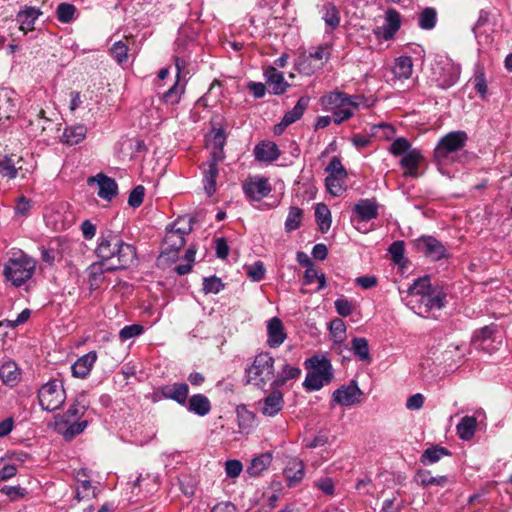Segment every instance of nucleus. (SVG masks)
I'll list each match as a JSON object with an SVG mask.
<instances>
[{
	"label": "nucleus",
	"instance_id": "nucleus-1",
	"mask_svg": "<svg viewBox=\"0 0 512 512\" xmlns=\"http://www.w3.org/2000/svg\"><path fill=\"white\" fill-rule=\"evenodd\" d=\"M97 259L101 260L107 271L125 270L137 262L136 248L111 230L100 233L95 249Z\"/></svg>",
	"mask_w": 512,
	"mask_h": 512
},
{
	"label": "nucleus",
	"instance_id": "nucleus-2",
	"mask_svg": "<svg viewBox=\"0 0 512 512\" xmlns=\"http://www.w3.org/2000/svg\"><path fill=\"white\" fill-rule=\"evenodd\" d=\"M414 298L411 302L417 304L418 315H426L432 310H440L445 306L447 293L443 287L432 285L428 276L418 278L408 289Z\"/></svg>",
	"mask_w": 512,
	"mask_h": 512
},
{
	"label": "nucleus",
	"instance_id": "nucleus-3",
	"mask_svg": "<svg viewBox=\"0 0 512 512\" xmlns=\"http://www.w3.org/2000/svg\"><path fill=\"white\" fill-rule=\"evenodd\" d=\"M193 219L183 216L177 218L166 229V234L162 243L160 260L175 261L180 249L185 245V236L192 231Z\"/></svg>",
	"mask_w": 512,
	"mask_h": 512
},
{
	"label": "nucleus",
	"instance_id": "nucleus-4",
	"mask_svg": "<svg viewBox=\"0 0 512 512\" xmlns=\"http://www.w3.org/2000/svg\"><path fill=\"white\" fill-rule=\"evenodd\" d=\"M468 140L467 133L452 131L441 137L434 149V160L438 165L462 162L466 157L463 148Z\"/></svg>",
	"mask_w": 512,
	"mask_h": 512
},
{
	"label": "nucleus",
	"instance_id": "nucleus-5",
	"mask_svg": "<svg viewBox=\"0 0 512 512\" xmlns=\"http://www.w3.org/2000/svg\"><path fill=\"white\" fill-rule=\"evenodd\" d=\"M275 359L271 353L262 351L255 355L253 361L245 368L246 383L266 392L267 384L274 378Z\"/></svg>",
	"mask_w": 512,
	"mask_h": 512
},
{
	"label": "nucleus",
	"instance_id": "nucleus-6",
	"mask_svg": "<svg viewBox=\"0 0 512 512\" xmlns=\"http://www.w3.org/2000/svg\"><path fill=\"white\" fill-rule=\"evenodd\" d=\"M308 369L303 386L308 391L320 390L324 385L330 383L333 378L331 362L325 357L313 356L305 361Z\"/></svg>",
	"mask_w": 512,
	"mask_h": 512
},
{
	"label": "nucleus",
	"instance_id": "nucleus-7",
	"mask_svg": "<svg viewBox=\"0 0 512 512\" xmlns=\"http://www.w3.org/2000/svg\"><path fill=\"white\" fill-rule=\"evenodd\" d=\"M35 268V260L20 251L7 260L3 273L14 286L20 287L33 276Z\"/></svg>",
	"mask_w": 512,
	"mask_h": 512
},
{
	"label": "nucleus",
	"instance_id": "nucleus-8",
	"mask_svg": "<svg viewBox=\"0 0 512 512\" xmlns=\"http://www.w3.org/2000/svg\"><path fill=\"white\" fill-rule=\"evenodd\" d=\"M330 49L327 45L312 48L308 53H301L294 60V68L305 76H311L321 70L330 58Z\"/></svg>",
	"mask_w": 512,
	"mask_h": 512
},
{
	"label": "nucleus",
	"instance_id": "nucleus-9",
	"mask_svg": "<svg viewBox=\"0 0 512 512\" xmlns=\"http://www.w3.org/2000/svg\"><path fill=\"white\" fill-rule=\"evenodd\" d=\"M460 65L450 58L443 57L435 61L432 66L431 81L440 89H449L459 80Z\"/></svg>",
	"mask_w": 512,
	"mask_h": 512
},
{
	"label": "nucleus",
	"instance_id": "nucleus-10",
	"mask_svg": "<svg viewBox=\"0 0 512 512\" xmlns=\"http://www.w3.org/2000/svg\"><path fill=\"white\" fill-rule=\"evenodd\" d=\"M65 399V389L59 380H50L38 390L39 405L45 411L52 412L59 409Z\"/></svg>",
	"mask_w": 512,
	"mask_h": 512
},
{
	"label": "nucleus",
	"instance_id": "nucleus-11",
	"mask_svg": "<svg viewBox=\"0 0 512 512\" xmlns=\"http://www.w3.org/2000/svg\"><path fill=\"white\" fill-rule=\"evenodd\" d=\"M379 205L374 198H362L352 208L351 222L356 229L361 230L360 224L376 219L379 215Z\"/></svg>",
	"mask_w": 512,
	"mask_h": 512
},
{
	"label": "nucleus",
	"instance_id": "nucleus-12",
	"mask_svg": "<svg viewBox=\"0 0 512 512\" xmlns=\"http://www.w3.org/2000/svg\"><path fill=\"white\" fill-rule=\"evenodd\" d=\"M384 20V24L380 27H376L373 33L376 38L389 41L394 38L401 27L400 13L393 8H389L385 12Z\"/></svg>",
	"mask_w": 512,
	"mask_h": 512
},
{
	"label": "nucleus",
	"instance_id": "nucleus-13",
	"mask_svg": "<svg viewBox=\"0 0 512 512\" xmlns=\"http://www.w3.org/2000/svg\"><path fill=\"white\" fill-rule=\"evenodd\" d=\"M363 392L357 382L352 380L348 385H343L332 394V402L341 406H352L360 402Z\"/></svg>",
	"mask_w": 512,
	"mask_h": 512
},
{
	"label": "nucleus",
	"instance_id": "nucleus-14",
	"mask_svg": "<svg viewBox=\"0 0 512 512\" xmlns=\"http://www.w3.org/2000/svg\"><path fill=\"white\" fill-rule=\"evenodd\" d=\"M417 249L433 261L447 257L446 247L432 236H421L416 240Z\"/></svg>",
	"mask_w": 512,
	"mask_h": 512
},
{
	"label": "nucleus",
	"instance_id": "nucleus-15",
	"mask_svg": "<svg viewBox=\"0 0 512 512\" xmlns=\"http://www.w3.org/2000/svg\"><path fill=\"white\" fill-rule=\"evenodd\" d=\"M245 196L254 201H260L271 192V186L264 177H250L243 183Z\"/></svg>",
	"mask_w": 512,
	"mask_h": 512
},
{
	"label": "nucleus",
	"instance_id": "nucleus-16",
	"mask_svg": "<svg viewBox=\"0 0 512 512\" xmlns=\"http://www.w3.org/2000/svg\"><path fill=\"white\" fill-rule=\"evenodd\" d=\"M260 411L267 417L276 416L284 406L283 393L280 390L272 389V392L259 402Z\"/></svg>",
	"mask_w": 512,
	"mask_h": 512
},
{
	"label": "nucleus",
	"instance_id": "nucleus-17",
	"mask_svg": "<svg viewBox=\"0 0 512 512\" xmlns=\"http://www.w3.org/2000/svg\"><path fill=\"white\" fill-rule=\"evenodd\" d=\"M96 181L98 184L97 195L106 201H111L118 194V185L113 178H110L104 174H98L95 177L89 179L90 182Z\"/></svg>",
	"mask_w": 512,
	"mask_h": 512
},
{
	"label": "nucleus",
	"instance_id": "nucleus-18",
	"mask_svg": "<svg viewBox=\"0 0 512 512\" xmlns=\"http://www.w3.org/2000/svg\"><path fill=\"white\" fill-rule=\"evenodd\" d=\"M282 321L277 318H271L267 323V345L270 348H278L286 339Z\"/></svg>",
	"mask_w": 512,
	"mask_h": 512
},
{
	"label": "nucleus",
	"instance_id": "nucleus-19",
	"mask_svg": "<svg viewBox=\"0 0 512 512\" xmlns=\"http://www.w3.org/2000/svg\"><path fill=\"white\" fill-rule=\"evenodd\" d=\"M96 360L97 353L95 351H90L79 357L71 366L72 376L80 379L86 378L90 374Z\"/></svg>",
	"mask_w": 512,
	"mask_h": 512
},
{
	"label": "nucleus",
	"instance_id": "nucleus-20",
	"mask_svg": "<svg viewBox=\"0 0 512 512\" xmlns=\"http://www.w3.org/2000/svg\"><path fill=\"white\" fill-rule=\"evenodd\" d=\"M301 375V369L297 366H292L284 363L281 369L275 374L272 382L270 383L271 389H277L286 385L288 381L297 380Z\"/></svg>",
	"mask_w": 512,
	"mask_h": 512
},
{
	"label": "nucleus",
	"instance_id": "nucleus-21",
	"mask_svg": "<svg viewBox=\"0 0 512 512\" xmlns=\"http://www.w3.org/2000/svg\"><path fill=\"white\" fill-rule=\"evenodd\" d=\"M264 76L268 86L272 89V93L275 95L283 94L289 84L285 81L282 72L278 71L275 67L268 66L264 70Z\"/></svg>",
	"mask_w": 512,
	"mask_h": 512
},
{
	"label": "nucleus",
	"instance_id": "nucleus-22",
	"mask_svg": "<svg viewBox=\"0 0 512 512\" xmlns=\"http://www.w3.org/2000/svg\"><path fill=\"white\" fill-rule=\"evenodd\" d=\"M423 160L421 153L417 150H411L403 155L400 165L404 169V177L417 178L420 176L418 171L419 164Z\"/></svg>",
	"mask_w": 512,
	"mask_h": 512
},
{
	"label": "nucleus",
	"instance_id": "nucleus-23",
	"mask_svg": "<svg viewBox=\"0 0 512 512\" xmlns=\"http://www.w3.org/2000/svg\"><path fill=\"white\" fill-rule=\"evenodd\" d=\"M161 393L166 399L174 400L180 405H186L189 394V386L186 383L176 382L171 385L163 386L161 388Z\"/></svg>",
	"mask_w": 512,
	"mask_h": 512
},
{
	"label": "nucleus",
	"instance_id": "nucleus-24",
	"mask_svg": "<svg viewBox=\"0 0 512 512\" xmlns=\"http://www.w3.org/2000/svg\"><path fill=\"white\" fill-rule=\"evenodd\" d=\"M42 14L40 9L36 7L26 6L16 15V21L19 23V29L26 34L34 29L35 21Z\"/></svg>",
	"mask_w": 512,
	"mask_h": 512
},
{
	"label": "nucleus",
	"instance_id": "nucleus-25",
	"mask_svg": "<svg viewBox=\"0 0 512 512\" xmlns=\"http://www.w3.org/2000/svg\"><path fill=\"white\" fill-rule=\"evenodd\" d=\"M254 155L258 161L272 162L278 159L280 151L274 142L264 141L255 146Z\"/></svg>",
	"mask_w": 512,
	"mask_h": 512
},
{
	"label": "nucleus",
	"instance_id": "nucleus-26",
	"mask_svg": "<svg viewBox=\"0 0 512 512\" xmlns=\"http://www.w3.org/2000/svg\"><path fill=\"white\" fill-rule=\"evenodd\" d=\"M187 410L200 417L206 416L211 411V403L204 394L192 395L187 404Z\"/></svg>",
	"mask_w": 512,
	"mask_h": 512
},
{
	"label": "nucleus",
	"instance_id": "nucleus-27",
	"mask_svg": "<svg viewBox=\"0 0 512 512\" xmlns=\"http://www.w3.org/2000/svg\"><path fill=\"white\" fill-rule=\"evenodd\" d=\"M345 100H347L346 93L341 91H332L326 93L320 98V105L325 111H334L345 107Z\"/></svg>",
	"mask_w": 512,
	"mask_h": 512
},
{
	"label": "nucleus",
	"instance_id": "nucleus-28",
	"mask_svg": "<svg viewBox=\"0 0 512 512\" xmlns=\"http://www.w3.org/2000/svg\"><path fill=\"white\" fill-rule=\"evenodd\" d=\"M20 369L15 362L9 361L0 366V379L3 384L14 387L20 380Z\"/></svg>",
	"mask_w": 512,
	"mask_h": 512
},
{
	"label": "nucleus",
	"instance_id": "nucleus-29",
	"mask_svg": "<svg viewBox=\"0 0 512 512\" xmlns=\"http://www.w3.org/2000/svg\"><path fill=\"white\" fill-rule=\"evenodd\" d=\"M394 78L400 81L411 77L413 72L412 58L409 56H400L396 58L392 68Z\"/></svg>",
	"mask_w": 512,
	"mask_h": 512
},
{
	"label": "nucleus",
	"instance_id": "nucleus-30",
	"mask_svg": "<svg viewBox=\"0 0 512 512\" xmlns=\"http://www.w3.org/2000/svg\"><path fill=\"white\" fill-rule=\"evenodd\" d=\"M87 133V128L84 125H74L65 128L62 136L63 143L67 145H76L82 142Z\"/></svg>",
	"mask_w": 512,
	"mask_h": 512
},
{
	"label": "nucleus",
	"instance_id": "nucleus-31",
	"mask_svg": "<svg viewBox=\"0 0 512 512\" xmlns=\"http://www.w3.org/2000/svg\"><path fill=\"white\" fill-rule=\"evenodd\" d=\"M477 427V420L473 416H464L456 426L460 439L469 441L473 438Z\"/></svg>",
	"mask_w": 512,
	"mask_h": 512
},
{
	"label": "nucleus",
	"instance_id": "nucleus-32",
	"mask_svg": "<svg viewBox=\"0 0 512 512\" xmlns=\"http://www.w3.org/2000/svg\"><path fill=\"white\" fill-rule=\"evenodd\" d=\"M309 105V98L306 96L300 97L295 106L287 111L284 116V125H291L298 121L306 111Z\"/></svg>",
	"mask_w": 512,
	"mask_h": 512
},
{
	"label": "nucleus",
	"instance_id": "nucleus-33",
	"mask_svg": "<svg viewBox=\"0 0 512 512\" xmlns=\"http://www.w3.org/2000/svg\"><path fill=\"white\" fill-rule=\"evenodd\" d=\"M284 476L289 486L298 484L304 477V465L301 461H293L284 469Z\"/></svg>",
	"mask_w": 512,
	"mask_h": 512
},
{
	"label": "nucleus",
	"instance_id": "nucleus-34",
	"mask_svg": "<svg viewBox=\"0 0 512 512\" xmlns=\"http://www.w3.org/2000/svg\"><path fill=\"white\" fill-rule=\"evenodd\" d=\"M315 219L319 226V230L322 233H326L332 223L331 212L327 205L324 203H318L315 207Z\"/></svg>",
	"mask_w": 512,
	"mask_h": 512
},
{
	"label": "nucleus",
	"instance_id": "nucleus-35",
	"mask_svg": "<svg viewBox=\"0 0 512 512\" xmlns=\"http://www.w3.org/2000/svg\"><path fill=\"white\" fill-rule=\"evenodd\" d=\"M322 19L331 31L335 30L340 25L338 8L333 3L325 4L322 9Z\"/></svg>",
	"mask_w": 512,
	"mask_h": 512
},
{
	"label": "nucleus",
	"instance_id": "nucleus-36",
	"mask_svg": "<svg viewBox=\"0 0 512 512\" xmlns=\"http://www.w3.org/2000/svg\"><path fill=\"white\" fill-rule=\"evenodd\" d=\"M450 451L444 447L432 446L427 448L421 455L420 462L424 465L434 464L442 457L449 456Z\"/></svg>",
	"mask_w": 512,
	"mask_h": 512
},
{
	"label": "nucleus",
	"instance_id": "nucleus-37",
	"mask_svg": "<svg viewBox=\"0 0 512 512\" xmlns=\"http://www.w3.org/2000/svg\"><path fill=\"white\" fill-rule=\"evenodd\" d=\"M89 284L91 287L97 288L104 280V273L108 272L101 260L92 263L88 269Z\"/></svg>",
	"mask_w": 512,
	"mask_h": 512
},
{
	"label": "nucleus",
	"instance_id": "nucleus-38",
	"mask_svg": "<svg viewBox=\"0 0 512 512\" xmlns=\"http://www.w3.org/2000/svg\"><path fill=\"white\" fill-rule=\"evenodd\" d=\"M351 350L361 361H370L368 341L364 337H355L351 341Z\"/></svg>",
	"mask_w": 512,
	"mask_h": 512
},
{
	"label": "nucleus",
	"instance_id": "nucleus-39",
	"mask_svg": "<svg viewBox=\"0 0 512 512\" xmlns=\"http://www.w3.org/2000/svg\"><path fill=\"white\" fill-rule=\"evenodd\" d=\"M437 23V12L434 8H424L418 17V26L423 30H432Z\"/></svg>",
	"mask_w": 512,
	"mask_h": 512
},
{
	"label": "nucleus",
	"instance_id": "nucleus-40",
	"mask_svg": "<svg viewBox=\"0 0 512 512\" xmlns=\"http://www.w3.org/2000/svg\"><path fill=\"white\" fill-rule=\"evenodd\" d=\"M207 168L204 171L203 185L206 193L211 196L216 191V178L218 176V167L214 164L206 165Z\"/></svg>",
	"mask_w": 512,
	"mask_h": 512
},
{
	"label": "nucleus",
	"instance_id": "nucleus-41",
	"mask_svg": "<svg viewBox=\"0 0 512 512\" xmlns=\"http://www.w3.org/2000/svg\"><path fill=\"white\" fill-rule=\"evenodd\" d=\"M303 211L299 207L292 206L289 208L287 218L285 220V231L291 233L297 230L302 222Z\"/></svg>",
	"mask_w": 512,
	"mask_h": 512
},
{
	"label": "nucleus",
	"instance_id": "nucleus-42",
	"mask_svg": "<svg viewBox=\"0 0 512 512\" xmlns=\"http://www.w3.org/2000/svg\"><path fill=\"white\" fill-rule=\"evenodd\" d=\"M272 462V455L270 453H263L254 458L248 467V473L251 476H257L264 471Z\"/></svg>",
	"mask_w": 512,
	"mask_h": 512
},
{
	"label": "nucleus",
	"instance_id": "nucleus-43",
	"mask_svg": "<svg viewBox=\"0 0 512 512\" xmlns=\"http://www.w3.org/2000/svg\"><path fill=\"white\" fill-rule=\"evenodd\" d=\"M76 7L67 2L60 3L56 8V17L61 23H70L76 18Z\"/></svg>",
	"mask_w": 512,
	"mask_h": 512
},
{
	"label": "nucleus",
	"instance_id": "nucleus-44",
	"mask_svg": "<svg viewBox=\"0 0 512 512\" xmlns=\"http://www.w3.org/2000/svg\"><path fill=\"white\" fill-rule=\"evenodd\" d=\"M418 482L423 486L427 487L430 485L445 486L448 484L449 479L447 476H432L429 471H419L417 473Z\"/></svg>",
	"mask_w": 512,
	"mask_h": 512
},
{
	"label": "nucleus",
	"instance_id": "nucleus-45",
	"mask_svg": "<svg viewBox=\"0 0 512 512\" xmlns=\"http://www.w3.org/2000/svg\"><path fill=\"white\" fill-rule=\"evenodd\" d=\"M184 93V85H180V81L176 80L175 83L162 95L164 103L169 105L178 104L181 96Z\"/></svg>",
	"mask_w": 512,
	"mask_h": 512
},
{
	"label": "nucleus",
	"instance_id": "nucleus-46",
	"mask_svg": "<svg viewBox=\"0 0 512 512\" xmlns=\"http://www.w3.org/2000/svg\"><path fill=\"white\" fill-rule=\"evenodd\" d=\"M87 410V402L85 395H79L73 404L68 408L66 415L69 418H77L82 416Z\"/></svg>",
	"mask_w": 512,
	"mask_h": 512
},
{
	"label": "nucleus",
	"instance_id": "nucleus-47",
	"mask_svg": "<svg viewBox=\"0 0 512 512\" xmlns=\"http://www.w3.org/2000/svg\"><path fill=\"white\" fill-rule=\"evenodd\" d=\"M345 179L346 178L342 177L327 176L325 179L327 191L335 197L340 196L345 191L343 185Z\"/></svg>",
	"mask_w": 512,
	"mask_h": 512
},
{
	"label": "nucleus",
	"instance_id": "nucleus-48",
	"mask_svg": "<svg viewBox=\"0 0 512 512\" xmlns=\"http://www.w3.org/2000/svg\"><path fill=\"white\" fill-rule=\"evenodd\" d=\"M224 289L221 279L216 276L205 277L203 279V292L205 294H217Z\"/></svg>",
	"mask_w": 512,
	"mask_h": 512
},
{
	"label": "nucleus",
	"instance_id": "nucleus-49",
	"mask_svg": "<svg viewBox=\"0 0 512 512\" xmlns=\"http://www.w3.org/2000/svg\"><path fill=\"white\" fill-rule=\"evenodd\" d=\"M246 273L251 280L260 282L264 279L266 273L264 263L262 261H257L249 265L246 269Z\"/></svg>",
	"mask_w": 512,
	"mask_h": 512
},
{
	"label": "nucleus",
	"instance_id": "nucleus-50",
	"mask_svg": "<svg viewBox=\"0 0 512 512\" xmlns=\"http://www.w3.org/2000/svg\"><path fill=\"white\" fill-rule=\"evenodd\" d=\"M111 53L118 64H122L128 59V47L122 41H117L112 45Z\"/></svg>",
	"mask_w": 512,
	"mask_h": 512
},
{
	"label": "nucleus",
	"instance_id": "nucleus-51",
	"mask_svg": "<svg viewBox=\"0 0 512 512\" xmlns=\"http://www.w3.org/2000/svg\"><path fill=\"white\" fill-rule=\"evenodd\" d=\"M328 176L347 177V172L338 157H333L326 167Z\"/></svg>",
	"mask_w": 512,
	"mask_h": 512
},
{
	"label": "nucleus",
	"instance_id": "nucleus-52",
	"mask_svg": "<svg viewBox=\"0 0 512 512\" xmlns=\"http://www.w3.org/2000/svg\"><path fill=\"white\" fill-rule=\"evenodd\" d=\"M488 22H489V12L484 9L480 10L477 21L475 22V24L472 27V32L476 39L480 38L482 36V34L485 33V31L482 30V28L484 26H486L488 24Z\"/></svg>",
	"mask_w": 512,
	"mask_h": 512
},
{
	"label": "nucleus",
	"instance_id": "nucleus-53",
	"mask_svg": "<svg viewBox=\"0 0 512 512\" xmlns=\"http://www.w3.org/2000/svg\"><path fill=\"white\" fill-rule=\"evenodd\" d=\"M399 491H396L392 498L386 499L383 502L382 512H400L404 507L403 500H398Z\"/></svg>",
	"mask_w": 512,
	"mask_h": 512
},
{
	"label": "nucleus",
	"instance_id": "nucleus-54",
	"mask_svg": "<svg viewBox=\"0 0 512 512\" xmlns=\"http://www.w3.org/2000/svg\"><path fill=\"white\" fill-rule=\"evenodd\" d=\"M237 418L240 432L247 431L252 426L254 420L253 414L245 409L237 410Z\"/></svg>",
	"mask_w": 512,
	"mask_h": 512
},
{
	"label": "nucleus",
	"instance_id": "nucleus-55",
	"mask_svg": "<svg viewBox=\"0 0 512 512\" xmlns=\"http://www.w3.org/2000/svg\"><path fill=\"white\" fill-rule=\"evenodd\" d=\"M144 332L143 326L139 324H132L124 326L120 332L119 337L121 340L125 341L131 339L133 337L139 336Z\"/></svg>",
	"mask_w": 512,
	"mask_h": 512
},
{
	"label": "nucleus",
	"instance_id": "nucleus-56",
	"mask_svg": "<svg viewBox=\"0 0 512 512\" xmlns=\"http://www.w3.org/2000/svg\"><path fill=\"white\" fill-rule=\"evenodd\" d=\"M392 260L396 264H401L404 259V242L403 241H395L393 242L388 249Z\"/></svg>",
	"mask_w": 512,
	"mask_h": 512
},
{
	"label": "nucleus",
	"instance_id": "nucleus-57",
	"mask_svg": "<svg viewBox=\"0 0 512 512\" xmlns=\"http://www.w3.org/2000/svg\"><path fill=\"white\" fill-rule=\"evenodd\" d=\"M144 195V187L141 185L136 186L129 194L128 204L133 208L139 207L143 202Z\"/></svg>",
	"mask_w": 512,
	"mask_h": 512
},
{
	"label": "nucleus",
	"instance_id": "nucleus-58",
	"mask_svg": "<svg viewBox=\"0 0 512 512\" xmlns=\"http://www.w3.org/2000/svg\"><path fill=\"white\" fill-rule=\"evenodd\" d=\"M410 143L405 138H397L390 147V152L395 156L405 155L409 152Z\"/></svg>",
	"mask_w": 512,
	"mask_h": 512
},
{
	"label": "nucleus",
	"instance_id": "nucleus-59",
	"mask_svg": "<svg viewBox=\"0 0 512 512\" xmlns=\"http://www.w3.org/2000/svg\"><path fill=\"white\" fill-rule=\"evenodd\" d=\"M0 174L9 179H14L17 176V169L11 159L5 158L0 161Z\"/></svg>",
	"mask_w": 512,
	"mask_h": 512
},
{
	"label": "nucleus",
	"instance_id": "nucleus-60",
	"mask_svg": "<svg viewBox=\"0 0 512 512\" xmlns=\"http://www.w3.org/2000/svg\"><path fill=\"white\" fill-rule=\"evenodd\" d=\"M226 144V134L222 128L213 131L212 137L209 139L211 148H224Z\"/></svg>",
	"mask_w": 512,
	"mask_h": 512
},
{
	"label": "nucleus",
	"instance_id": "nucleus-61",
	"mask_svg": "<svg viewBox=\"0 0 512 512\" xmlns=\"http://www.w3.org/2000/svg\"><path fill=\"white\" fill-rule=\"evenodd\" d=\"M337 313L342 317H347L352 313V303L346 298H338L334 302Z\"/></svg>",
	"mask_w": 512,
	"mask_h": 512
},
{
	"label": "nucleus",
	"instance_id": "nucleus-62",
	"mask_svg": "<svg viewBox=\"0 0 512 512\" xmlns=\"http://www.w3.org/2000/svg\"><path fill=\"white\" fill-rule=\"evenodd\" d=\"M243 466L239 460H227L225 462V472L230 478H236L242 472Z\"/></svg>",
	"mask_w": 512,
	"mask_h": 512
},
{
	"label": "nucleus",
	"instance_id": "nucleus-63",
	"mask_svg": "<svg viewBox=\"0 0 512 512\" xmlns=\"http://www.w3.org/2000/svg\"><path fill=\"white\" fill-rule=\"evenodd\" d=\"M31 208V201L27 199L25 196H20L16 200V204L14 207L15 214L20 216H26Z\"/></svg>",
	"mask_w": 512,
	"mask_h": 512
},
{
	"label": "nucleus",
	"instance_id": "nucleus-64",
	"mask_svg": "<svg viewBox=\"0 0 512 512\" xmlns=\"http://www.w3.org/2000/svg\"><path fill=\"white\" fill-rule=\"evenodd\" d=\"M353 115L354 112L350 108L342 107L333 111L332 119L335 124H341L350 119Z\"/></svg>",
	"mask_w": 512,
	"mask_h": 512
}]
</instances>
